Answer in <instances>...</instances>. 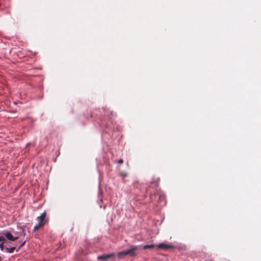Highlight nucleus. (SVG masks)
Segmentation results:
<instances>
[{"label": "nucleus", "instance_id": "nucleus-1", "mask_svg": "<svg viewBox=\"0 0 261 261\" xmlns=\"http://www.w3.org/2000/svg\"><path fill=\"white\" fill-rule=\"evenodd\" d=\"M141 249V245H130L128 248L126 249L127 256L134 257L139 254Z\"/></svg>", "mask_w": 261, "mask_h": 261}, {"label": "nucleus", "instance_id": "nucleus-2", "mask_svg": "<svg viewBox=\"0 0 261 261\" xmlns=\"http://www.w3.org/2000/svg\"><path fill=\"white\" fill-rule=\"evenodd\" d=\"M2 233L9 241H14L18 239V236H13L8 230H3Z\"/></svg>", "mask_w": 261, "mask_h": 261}, {"label": "nucleus", "instance_id": "nucleus-3", "mask_svg": "<svg viewBox=\"0 0 261 261\" xmlns=\"http://www.w3.org/2000/svg\"><path fill=\"white\" fill-rule=\"evenodd\" d=\"M115 255L114 253L109 254H103L97 256V259L100 260L107 261L109 258Z\"/></svg>", "mask_w": 261, "mask_h": 261}, {"label": "nucleus", "instance_id": "nucleus-4", "mask_svg": "<svg viewBox=\"0 0 261 261\" xmlns=\"http://www.w3.org/2000/svg\"><path fill=\"white\" fill-rule=\"evenodd\" d=\"M158 248L163 250H166L167 249L173 248L174 246L172 245L161 243L158 244Z\"/></svg>", "mask_w": 261, "mask_h": 261}, {"label": "nucleus", "instance_id": "nucleus-5", "mask_svg": "<svg viewBox=\"0 0 261 261\" xmlns=\"http://www.w3.org/2000/svg\"><path fill=\"white\" fill-rule=\"evenodd\" d=\"M105 115L109 118L112 119L114 117V114L113 112H111L109 109L105 110H104Z\"/></svg>", "mask_w": 261, "mask_h": 261}, {"label": "nucleus", "instance_id": "nucleus-6", "mask_svg": "<svg viewBox=\"0 0 261 261\" xmlns=\"http://www.w3.org/2000/svg\"><path fill=\"white\" fill-rule=\"evenodd\" d=\"M116 255L119 258H122L123 257L127 256L126 249L118 252Z\"/></svg>", "mask_w": 261, "mask_h": 261}, {"label": "nucleus", "instance_id": "nucleus-7", "mask_svg": "<svg viewBox=\"0 0 261 261\" xmlns=\"http://www.w3.org/2000/svg\"><path fill=\"white\" fill-rule=\"evenodd\" d=\"M46 215V212H44L43 213H42V214L41 215L37 217V219L38 221L39 222V223H41L42 221H43Z\"/></svg>", "mask_w": 261, "mask_h": 261}, {"label": "nucleus", "instance_id": "nucleus-8", "mask_svg": "<svg viewBox=\"0 0 261 261\" xmlns=\"http://www.w3.org/2000/svg\"><path fill=\"white\" fill-rule=\"evenodd\" d=\"M142 246V249H152L155 247V245L154 244H149V245H141Z\"/></svg>", "mask_w": 261, "mask_h": 261}, {"label": "nucleus", "instance_id": "nucleus-9", "mask_svg": "<svg viewBox=\"0 0 261 261\" xmlns=\"http://www.w3.org/2000/svg\"><path fill=\"white\" fill-rule=\"evenodd\" d=\"M15 249H16L15 247H12L10 248L6 247L5 251L7 253H12L15 250Z\"/></svg>", "mask_w": 261, "mask_h": 261}, {"label": "nucleus", "instance_id": "nucleus-10", "mask_svg": "<svg viewBox=\"0 0 261 261\" xmlns=\"http://www.w3.org/2000/svg\"><path fill=\"white\" fill-rule=\"evenodd\" d=\"M119 175L124 178L127 176V173L125 171H119Z\"/></svg>", "mask_w": 261, "mask_h": 261}, {"label": "nucleus", "instance_id": "nucleus-11", "mask_svg": "<svg viewBox=\"0 0 261 261\" xmlns=\"http://www.w3.org/2000/svg\"><path fill=\"white\" fill-rule=\"evenodd\" d=\"M25 243V241H22V242L18 241L17 242V243H19V245L18 248L16 249V252H18L19 251V249L24 245Z\"/></svg>", "mask_w": 261, "mask_h": 261}, {"label": "nucleus", "instance_id": "nucleus-12", "mask_svg": "<svg viewBox=\"0 0 261 261\" xmlns=\"http://www.w3.org/2000/svg\"><path fill=\"white\" fill-rule=\"evenodd\" d=\"M41 223H39V222H38V224L34 226L33 228L34 231H35L37 229H38V228L41 226Z\"/></svg>", "mask_w": 261, "mask_h": 261}, {"label": "nucleus", "instance_id": "nucleus-13", "mask_svg": "<svg viewBox=\"0 0 261 261\" xmlns=\"http://www.w3.org/2000/svg\"><path fill=\"white\" fill-rule=\"evenodd\" d=\"M5 240V237L3 236H0V242H4V241Z\"/></svg>", "mask_w": 261, "mask_h": 261}, {"label": "nucleus", "instance_id": "nucleus-14", "mask_svg": "<svg viewBox=\"0 0 261 261\" xmlns=\"http://www.w3.org/2000/svg\"><path fill=\"white\" fill-rule=\"evenodd\" d=\"M4 242H1L0 243V249L2 251L4 250Z\"/></svg>", "mask_w": 261, "mask_h": 261}, {"label": "nucleus", "instance_id": "nucleus-15", "mask_svg": "<svg viewBox=\"0 0 261 261\" xmlns=\"http://www.w3.org/2000/svg\"><path fill=\"white\" fill-rule=\"evenodd\" d=\"M123 160L122 159H119L117 161V163L119 164H122L123 163Z\"/></svg>", "mask_w": 261, "mask_h": 261}, {"label": "nucleus", "instance_id": "nucleus-16", "mask_svg": "<svg viewBox=\"0 0 261 261\" xmlns=\"http://www.w3.org/2000/svg\"><path fill=\"white\" fill-rule=\"evenodd\" d=\"M19 233H23V232L24 230L22 228L19 227Z\"/></svg>", "mask_w": 261, "mask_h": 261}, {"label": "nucleus", "instance_id": "nucleus-17", "mask_svg": "<svg viewBox=\"0 0 261 261\" xmlns=\"http://www.w3.org/2000/svg\"><path fill=\"white\" fill-rule=\"evenodd\" d=\"M30 144H31L30 143H28L27 145L28 146V145H30Z\"/></svg>", "mask_w": 261, "mask_h": 261}]
</instances>
